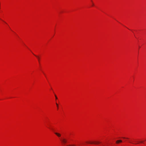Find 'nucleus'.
Returning a JSON list of instances; mask_svg holds the SVG:
<instances>
[{"mask_svg":"<svg viewBox=\"0 0 146 146\" xmlns=\"http://www.w3.org/2000/svg\"><path fill=\"white\" fill-rule=\"evenodd\" d=\"M122 142V140H119L116 141V143H121Z\"/></svg>","mask_w":146,"mask_h":146,"instance_id":"obj_2","label":"nucleus"},{"mask_svg":"<svg viewBox=\"0 0 146 146\" xmlns=\"http://www.w3.org/2000/svg\"><path fill=\"white\" fill-rule=\"evenodd\" d=\"M55 134L58 137H60L61 136V135L60 134L57 133H56V132L55 133Z\"/></svg>","mask_w":146,"mask_h":146,"instance_id":"obj_3","label":"nucleus"},{"mask_svg":"<svg viewBox=\"0 0 146 146\" xmlns=\"http://www.w3.org/2000/svg\"><path fill=\"white\" fill-rule=\"evenodd\" d=\"M62 141L64 143H66L67 142V140L64 139H63Z\"/></svg>","mask_w":146,"mask_h":146,"instance_id":"obj_1","label":"nucleus"},{"mask_svg":"<svg viewBox=\"0 0 146 146\" xmlns=\"http://www.w3.org/2000/svg\"><path fill=\"white\" fill-rule=\"evenodd\" d=\"M71 146V145H70L69 146Z\"/></svg>","mask_w":146,"mask_h":146,"instance_id":"obj_11","label":"nucleus"},{"mask_svg":"<svg viewBox=\"0 0 146 146\" xmlns=\"http://www.w3.org/2000/svg\"><path fill=\"white\" fill-rule=\"evenodd\" d=\"M55 97L56 99H57V96H56V95H55Z\"/></svg>","mask_w":146,"mask_h":146,"instance_id":"obj_7","label":"nucleus"},{"mask_svg":"<svg viewBox=\"0 0 146 146\" xmlns=\"http://www.w3.org/2000/svg\"><path fill=\"white\" fill-rule=\"evenodd\" d=\"M94 4L92 3V6H94Z\"/></svg>","mask_w":146,"mask_h":146,"instance_id":"obj_8","label":"nucleus"},{"mask_svg":"<svg viewBox=\"0 0 146 146\" xmlns=\"http://www.w3.org/2000/svg\"><path fill=\"white\" fill-rule=\"evenodd\" d=\"M123 138H124V139H125V137H123Z\"/></svg>","mask_w":146,"mask_h":146,"instance_id":"obj_10","label":"nucleus"},{"mask_svg":"<svg viewBox=\"0 0 146 146\" xmlns=\"http://www.w3.org/2000/svg\"><path fill=\"white\" fill-rule=\"evenodd\" d=\"M89 143H90V144L95 143V144H99V143H100V142H97L95 143H94L92 142H89Z\"/></svg>","mask_w":146,"mask_h":146,"instance_id":"obj_4","label":"nucleus"},{"mask_svg":"<svg viewBox=\"0 0 146 146\" xmlns=\"http://www.w3.org/2000/svg\"><path fill=\"white\" fill-rule=\"evenodd\" d=\"M140 142L141 143H142L143 142L142 141H140Z\"/></svg>","mask_w":146,"mask_h":146,"instance_id":"obj_9","label":"nucleus"},{"mask_svg":"<svg viewBox=\"0 0 146 146\" xmlns=\"http://www.w3.org/2000/svg\"><path fill=\"white\" fill-rule=\"evenodd\" d=\"M56 106H57V108H58V104L57 103H56Z\"/></svg>","mask_w":146,"mask_h":146,"instance_id":"obj_6","label":"nucleus"},{"mask_svg":"<svg viewBox=\"0 0 146 146\" xmlns=\"http://www.w3.org/2000/svg\"><path fill=\"white\" fill-rule=\"evenodd\" d=\"M35 55L37 58L38 61H39V57L38 56H36Z\"/></svg>","mask_w":146,"mask_h":146,"instance_id":"obj_5","label":"nucleus"}]
</instances>
